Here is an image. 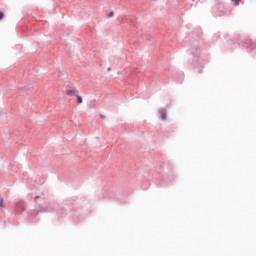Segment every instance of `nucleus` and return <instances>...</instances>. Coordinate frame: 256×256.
I'll return each mask as SVG.
<instances>
[{
  "instance_id": "obj_1",
  "label": "nucleus",
  "mask_w": 256,
  "mask_h": 256,
  "mask_svg": "<svg viewBox=\"0 0 256 256\" xmlns=\"http://www.w3.org/2000/svg\"><path fill=\"white\" fill-rule=\"evenodd\" d=\"M65 95H68V97H73V95H77V90L76 89L65 90Z\"/></svg>"
},
{
  "instance_id": "obj_2",
  "label": "nucleus",
  "mask_w": 256,
  "mask_h": 256,
  "mask_svg": "<svg viewBox=\"0 0 256 256\" xmlns=\"http://www.w3.org/2000/svg\"><path fill=\"white\" fill-rule=\"evenodd\" d=\"M83 103V97L77 95V105H81Z\"/></svg>"
},
{
  "instance_id": "obj_3",
  "label": "nucleus",
  "mask_w": 256,
  "mask_h": 256,
  "mask_svg": "<svg viewBox=\"0 0 256 256\" xmlns=\"http://www.w3.org/2000/svg\"><path fill=\"white\" fill-rule=\"evenodd\" d=\"M0 207L5 208V201L3 198H0Z\"/></svg>"
},
{
  "instance_id": "obj_4",
  "label": "nucleus",
  "mask_w": 256,
  "mask_h": 256,
  "mask_svg": "<svg viewBox=\"0 0 256 256\" xmlns=\"http://www.w3.org/2000/svg\"><path fill=\"white\" fill-rule=\"evenodd\" d=\"M161 117H162L163 120H165V119H167V114L162 113V114H161Z\"/></svg>"
},
{
  "instance_id": "obj_5",
  "label": "nucleus",
  "mask_w": 256,
  "mask_h": 256,
  "mask_svg": "<svg viewBox=\"0 0 256 256\" xmlns=\"http://www.w3.org/2000/svg\"><path fill=\"white\" fill-rule=\"evenodd\" d=\"M235 3H236V5H239V3L241 2V0H233Z\"/></svg>"
},
{
  "instance_id": "obj_6",
  "label": "nucleus",
  "mask_w": 256,
  "mask_h": 256,
  "mask_svg": "<svg viewBox=\"0 0 256 256\" xmlns=\"http://www.w3.org/2000/svg\"><path fill=\"white\" fill-rule=\"evenodd\" d=\"M3 16H4L3 13L0 12V20L3 19Z\"/></svg>"
},
{
  "instance_id": "obj_7",
  "label": "nucleus",
  "mask_w": 256,
  "mask_h": 256,
  "mask_svg": "<svg viewBox=\"0 0 256 256\" xmlns=\"http://www.w3.org/2000/svg\"><path fill=\"white\" fill-rule=\"evenodd\" d=\"M110 17H113V12L110 13Z\"/></svg>"
}]
</instances>
